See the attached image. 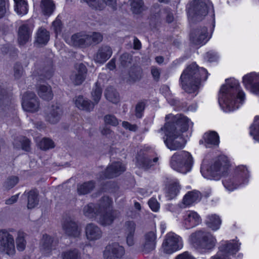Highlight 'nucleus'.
Wrapping results in <instances>:
<instances>
[{
	"label": "nucleus",
	"instance_id": "nucleus-1",
	"mask_svg": "<svg viewBox=\"0 0 259 259\" xmlns=\"http://www.w3.org/2000/svg\"><path fill=\"white\" fill-rule=\"evenodd\" d=\"M169 119L170 120L160 128L164 133V142L170 150L182 149L186 143V140L182 136V133L188 130L190 120L181 114L167 115L165 120L167 121Z\"/></svg>",
	"mask_w": 259,
	"mask_h": 259
},
{
	"label": "nucleus",
	"instance_id": "nucleus-2",
	"mask_svg": "<svg viewBox=\"0 0 259 259\" xmlns=\"http://www.w3.org/2000/svg\"><path fill=\"white\" fill-rule=\"evenodd\" d=\"M219 95V103L225 112H230L238 109L245 99V94L240 90L238 80L233 78L226 80Z\"/></svg>",
	"mask_w": 259,
	"mask_h": 259
},
{
	"label": "nucleus",
	"instance_id": "nucleus-3",
	"mask_svg": "<svg viewBox=\"0 0 259 259\" xmlns=\"http://www.w3.org/2000/svg\"><path fill=\"white\" fill-rule=\"evenodd\" d=\"M208 72L195 63L189 65L182 73L180 81L182 89L188 94H197L201 82L207 78Z\"/></svg>",
	"mask_w": 259,
	"mask_h": 259
},
{
	"label": "nucleus",
	"instance_id": "nucleus-4",
	"mask_svg": "<svg viewBox=\"0 0 259 259\" xmlns=\"http://www.w3.org/2000/svg\"><path fill=\"white\" fill-rule=\"evenodd\" d=\"M212 5L207 0H193L187 5V12L189 22L196 23L201 21L207 15Z\"/></svg>",
	"mask_w": 259,
	"mask_h": 259
},
{
	"label": "nucleus",
	"instance_id": "nucleus-5",
	"mask_svg": "<svg viewBox=\"0 0 259 259\" xmlns=\"http://www.w3.org/2000/svg\"><path fill=\"white\" fill-rule=\"evenodd\" d=\"M229 166L227 158L220 156L213 164L206 168L202 166L201 172L203 177L207 179L218 180L222 176L228 173Z\"/></svg>",
	"mask_w": 259,
	"mask_h": 259
},
{
	"label": "nucleus",
	"instance_id": "nucleus-6",
	"mask_svg": "<svg viewBox=\"0 0 259 259\" xmlns=\"http://www.w3.org/2000/svg\"><path fill=\"white\" fill-rule=\"evenodd\" d=\"M193 164V158L190 153L182 151L175 153L171 157V167L182 174L189 171Z\"/></svg>",
	"mask_w": 259,
	"mask_h": 259
},
{
	"label": "nucleus",
	"instance_id": "nucleus-7",
	"mask_svg": "<svg viewBox=\"0 0 259 259\" xmlns=\"http://www.w3.org/2000/svg\"><path fill=\"white\" fill-rule=\"evenodd\" d=\"M207 28L205 26L198 27L192 29L190 33V40L195 45H203L211 37L207 32Z\"/></svg>",
	"mask_w": 259,
	"mask_h": 259
},
{
	"label": "nucleus",
	"instance_id": "nucleus-8",
	"mask_svg": "<svg viewBox=\"0 0 259 259\" xmlns=\"http://www.w3.org/2000/svg\"><path fill=\"white\" fill-rule=\"evenodd\" d=\"M22 106L24 110L33 112L38 108L37 98L32 92H26L23 95Z\"/></svg>",
	"mask_w": 259,
	"mask_h": 259
},
{
	"label": "nucleus",
	"instance_id": "nucleus-9",
	"mask_svg": "<svg viewBox=\"0 0 259 259\" xmlns=\"http://www.w3.org/2000/svg\"><path fill=\"white\" fill-rule=\"evenodd\" d=\"M217 253L211 259H230L229 255L235 254L239 249L238 244H222Z\"/></svg>",
	"mask_w": 259,
	"mask_h": 259
},
{
	"label": "nucleus",
	"instance_id": "nucleus-10",
	"mask_svg": "<svg viewBox=\"0 0 259 259\" xmlns=\"http://www.w3.org/2000/svg\"><path fill=\"white\" fill-rule=\"evenodd\" d=\"M125 250L123 246L119 244H109L103 252L105 259H118L124 254Z\"/></svg>",
	"mask_w": 259,
	"mask_h": 259
},
{
	"label": "nucleus",
	"instance_id": "nucleus-11",
	"mask_svg": "<svg viewBox=\"0 0 259 259\" xmlns=\"http://www.w3.org/2000/svg\"><path fill=\"white\" fill-rule=\"evenodd\" d=\"M243 82L245 88L250 92L259 95V75L250 73L243 77Z\"/></svg>",
	"mask_w": 259,
	"mask_h": 259
},
{
	"label": "nucleus",
	"instance_id": "nucleus-12",
	"mask_svg": "<svg viewBox=\"0 0 259 259\" xmlns=\"http://www.w3.org/2000/svg\"><path fill=\"white\" fill-rule=\"evenodd\" d=\"M63 229L68 236L78 238L80 236L81 229L78 224L74 220L69 218L66 219L63 224Z\"/></svg>",
	"mask_w": 259,
	"mask_h": 259
},
{
	"label": "nucleus",
	"instance_id": "nucleus-13",
	"mask_svg": "<svg viewBox=\"0 0 259 259\" xmlns=\"http://www.w3.org/2000/svg\"><path fill=\"white\" fill-rule=\"evenodd\" d=\"M75 70L70 75V79L74 85H79L81 84L85 79L88 70L83 63L76 64Z\"/></svg>",
	"mask_w": 259,
	"mask_h": 259
},
{
	"label": "nucleus",
	"instance_id": "nucleus-14",
	"mask_svg": "<svg viewBox=\"0 0 259 259\" xmlns=\"http://www.w3.org/2000/svg\"><path fill=\"white\" fill-rule=\"evenodd\" d=\"M191 243H214L216 239L209 232L199 230L191 234L189 238Z\"/></svg>",
	"mask_w": 259,
	"mask_h": 259
},
{
	"label": "nucleus",
	"instance_id": "nucleus-15",
	"mask_svg": "<svg viewBox=\"0 0 259 259\" xmlns=\"http://www.w3.org/2000/svg\"><path fill=\"white\" fill-rule=\"evenodd\" d=\"M125 170V166L121 162H113L108 166L105 171L103 172L104 177H103V178L111 179L116 177Z\"/></svg>",
	"mask_w": 259,
	"mask_h": 259
},
{
	"label": "nucleus",
	"instance_id": "nucleus-16",
	"mask_svg": "<svg viewBox=\"0 0 259 259\" xmlns=\"http://www.w3.org/2000/svg\"><path fill=\"white\" fill-rule=\"evenodd\" d=\"M119 212L116 210H110L100 212L97 218V222L102 226L111 224L115 219L118 216Z\"/></svg>",
	"mask_w": 259,
	"mask_h": 259
},
{
	"label": "nucleus",
	"instance_id": "nucleus-17",
	"mask_svg": "<svg viewBox=\"0 0 259 259\" xmlns=\"http://www.w3.org/2000/svg\"><path fill=\"white\" fill-rule=\"evenodd\" d=\"M63 114V110L58 103L52 105L50 111L45 116L46 120L52 124L57 123Z\"/></svg>",
	"mask_w": 259,
	"mask_h": 259
},
{
	"label": "nucleus",
	"instance_id": "nucleus-18",
	"mask_svg": "<svg viewBox=\"0 0 259 259\" xmlns=\"http://www.w3.org/2000/svg\"><path fill=\"white\" fill-rule=\"evenodd\" d=\"M112 54L111 47L108 45H102L94 57L96 62L103 64L108 60Z\"/></svg>",
	"mask_w": 259,
	"mask_h": 259
},
{
	"label": "nucleus",
	"instance_id": "nucleus-19",
	"mask_svg": "<svg viewBox=\"0 0 259 259\" xmlns=\"http://www.w3.org/2000/svg\"><path fill=\"white\" fill-rule=\"evenodd\" d=\"M85 235L90 241H95L99 239L102 235L101 229L96 224L90 223L85 228Z\"/></svg>",
	"mask_w": 259,
	"mask_h": 259
},
{
	"label": "nucleus",
	"instance_id": "nucleus-20",
	"mask_svg": "<svg viewBox=\"0 0 259 259\" xmlns=\"http://www.w3.org/2000/svg\"><path fill=\"white\" fill-rule=\"evenodd\" d=\"M73 101L76 107L80 110L91 112L94 108V103L88 99L84 98L82 95L76 96Z\"/></svg>",
	"mask_w": 259,
	"mask_h": 259
},
{
	"label": "nucleus",
	"instance_id": "nucleus-21",
	"mask_svg": "<svg viewBox=\"0 0 259 259\" xmlns=\"http://www.w3.org/2000/svg\"><path fill=\"white\" fill-rule=\"evenodd\" d=\"M89 34L78 33L73 34L71 37V41L74 46L78 47H87L90 46Z\"/></svg>",
	"mask_w": 259,
	"mask_h": 259
},
{
	"label": "nucleus",
	"instance_id": "nucleus-22",
	"mask_svg": "<svg viewBox=\"0 0 259 259\" xmlns=\"http://www.w3.org/2000/svg\"><path fill=\"white\" fill-rule=\"evenodd\" d=\"M39 73L46 79H50L53 75L54 68L53 61L51 58H47L42 64Z\"/></svg>",
	"mask_w": 259,
	"mask_h": 259
},
{
	"label": "nucleus",
	"instance_id": "nucleus-23",
	"mask_svg": "<svg viewBox=\"0 0 259 259\" xmlns=\"http://www.w3.org/2000/svg\"><path fill=\"white\" fill-rule=\"evenodd\" d=\"M233 175L236 179L240 181L241 185L248 182L249 175L247 168L244 165L237 166L234 170Z\"/></svg>",
	"mask_w": 259,
	"mask_h": 259
},
{
	"label": "nucleus",
	"instance_id": "nucleus-24",
	"mask_svg": "<svg viewBox=\"0 0 259 259\" xmlns=\"http://www.w3.org/2000/svg\"><path fill=\"white\" fill-rule=\"evenodd\" d=\"M11 103V95L0 82V110H5Z\"/></svg>",
	"mask_w": 259,
	"mask_h": 259
},
{
	"label": "nucleus",
	"instance_id": "nucleus-25",
	"mask_svg": "<svg viewBox=\"0 0 259 259\" xmlns=\"http://www.w3.org/2000/svg\"><path fill=\"white\" fill-rule=\"evenodd\" d=\"M200 222V217L196 212L190 211L185 217V224L187 229L193 228L197 226Z\"/></svg>",
	"mask_w": 259,
	"mask_h": 259
},
{
	"label": "nucleus",
	"instance_id": "nucleus-26",
	"mask_svg": "<svg viewBox=\"0 0 259 259\" xmlns=\"http://www.w3.org/2000/svg\"><path fill=\"white\" fill-rule=\"evenodd\" d=\"M23 195L27 198V207L28 209L33 208L38 204V192L36 190H31L27 193L25 192Z\"/></svg>",
	"mask_w": 259,
	"mask_h": 259
},
{
	"label": "nucleus",
	"instance_id": "nucleus-27",
	"mask_svg": "<svg viewBox=\"0 0 259 259\" xmlns=\"http://www.w3.org/2000/svg\"><path fill=\"white\" fill-rule=\"evenodd\" d=\"M203 139L206 147H211L212 146H218L219 144V136L217 132L211 131L206 133L203 135Z\"/></svg>",
	"mask_w": 259,
	"mask_h": 259
},
{
	"label": "nucleus",
	"instance_id": "nucleus-28",
	"mask_svg": "<svg viewBox=\"0 0 259 259\" xmlns=\"http://www.w3.org/2000/svg\"><path fill=\"white\" fill-rule=\"evenodd\" d=\"M30 30L26 25L20 27L18 32V41L20 45H24L29 40L30 37Z\"/></svg>",
	"mask_w": 259,
	"mask_h": 259
},
{
	"label": "nucleus",
	"instance_id": "nucleus-29",
	"mask_svg": "<svg viewBox=\"0 0 259 259\" xmlns=\"http://www.w3.org/2000/svg\"><path fill=\"white\" fill-rule=\"evenodd\" d=\"M40 7L42 13L46 16H51L55 9V5L52 0H41Z\"/></svg>",
	"mask_w": 259,
	"mask_h": 259
},
{
	"label": "nucleus",
	"instance_id": "nucleus-30",
	"mask_svg": "<svg viewBox=\"0 0 259 259\" xmlns=\"http://www.w3.org/2000/svg\"><path fill=\"white\" fill-rule=\"evenodd\" d=\"M225 187L229 191H233L241 185V182L235 178L234 175L227 177L223 181Z\"/></svg>",
	"mask_w": 259,
	"mask_h": 259
},
{
	"label": "nucleus",
	"instance_id": "nucleus-31",
	"mask_svg": "<svg viewBox=\"0 0 259 259\" xmlns=\"http://www.w3.org/2000/svg\"><path fill=\"white\" fill-rule=\"evenodd\" d=\"M84 214L90 219L97 218L100 213L99 209L96 204L94 203H89L83 208Z\"/></svg>",
	"mask_w": 259,
	"mask_h": 259
},
{
	"label": "nucleus",
	"instance_id": "nucleus-32",
	"mask_svg": "<svg viewBox=\"0 0 259 259\" xmlns=\"http://www.w3.org/2000/svg\"><path fill=\"white\" fill-rule=\"evenodd\" d=\"M104 95L107 100L114 104L117 103L119 101V95L112 87H108L106 89Z\"/></svg>",
	"mask_w": 259,
	"mask_h": 259
},
{
	"label": "nucleus",
	"instance_id": "nucleus-33",
	"mask_svg": "<svg viewBox=\"0 0 259 259\" xmlns=\"http://www.w3.org/2000/svg\"><path fill=\"white\" fill-rule=\"evenodd\" d=\"M221 224L220 217L216 214L209 215L207 217L206 224L213 230H218Z\"/></svg>",
	"mask_w": 259,
	"mask_h": 259
},
{
	"label": "nucleus",
	"instance_id": "nucleus-34",
	"mask_svg": "<svg viewBox=\"0 0 259 259\" xmlns=\"http://www.w3.org/2000/svg\"><path fill=\"white\" fill-rule=\"evenodd\" d=\"M50 39L49 31L46 29L40 28L36 34V42L39 44L46 45Z\"/></svg>",
	"mask_w": 259,
	"mask_h": 259
},
{
	"label": "nucleus",
	"instance_id": "nucleus-35",
	"mask_svg": "<svg viewBox=\"0 0 259 259\" xmlns=\"http://www.w3.org/2000/svg\"><path fill=\"white\" fill-rule=\"evenodd\" d=\"M38 94L40 98L45 100H50L53 96L51 87L45 85L39 86Z\"/></svg>",
	"mask_w": 259,
	"mask_h": 259
},
{
	"label": "nucleus",
	"instance_id": "nucleus-36",
	"mask_svg": "<svg viewBox=\"0 0 259 259\" xmlns=\"http://www.w3.org/2000/svg\"><path fill=\"white\" fill-rule=\"evenodd\" d=\"M95 188V182L93 181L85 182L77 185V192L79 195H84L90 193Z\"/></svg>",
	"mask_w": 259,
	"mask_h": 259
},
{
	"label": "nucleus",
	"instance_id": "nucleus-37",
	"mask_svg": "<svg viewBox=\"0 0 259 259\" xmlns=\"http://www.w3.org/2000/svg\"><path fill=\"white\" fill-rule=\"evenodd\" d=\"M13 229H6L0 230V243H14V238L10 232H12Z\"/></svg>",
	"mask_w": 259,
	"mask_h": 259
},
{
	"label": "nucleus",
	"instance_id": "nucleus-38",
	"mask_svg": "<svg viewBox=\"0 0 259 259\" xmlns=\"http://www.w3.org/2000/svg\"><path fill=\"white\" fill-rule=\"evenodd\" d=\"M30 141L28 138L22 137H20L18 140H15L13 145L16 148H21L26 151H29L30 149Z\"/></svg>",
	"mask_w": 259,
	"mask_h": 259
},
{
	"label": "nucleus",
	"instance_id": "nucleus-39",
	"mask_svg": "<svg viewBox=\"0 0 259 259\" xmlns=\"http://www.w3.org/2000/svg\"><path fill=\"white\" fill-rule=\"evenodd\" d=\"M112 201L108 196H103L100 199L98 204H96L100 212L104 211L110 210L111 209Z\"/></svg>",
	"mask_w": 259,
	"mask_h": 259
},
{
	"label": "nucleus",
	"instance_id": "nucleus-40",
	"mask_svg": "<svg viewBox=\"0 0 259 259\" xmlns=\"http://www.w3.org/2000/svg\"><path fill=\"white\" fill-rule=\"evenodd\" d=\"M15 10L19 15H25L28 12L27 3L25 0H14Z\"/></svg>",
	"mask_w": 259,
	"mask_h": 259
},
{
	"label": "nucleus",
	"instance_id": "nucleus-41",
	"mask_svg": "<svg viewBox=\"0 0 259 259\" xmlns=\"http://www.w3.org/2000/svg\"><path fill=\"white\" fill-rule=\"evenodd\" d=\"M199 194L197 191L188 192L184 196L183 201L186 205H190L199 200Z\"/></svg>",
	"mask_w": 259,
	"mask_h": 259
},
{
	"label": "nucleus",
	"instance_id": "nucleus-42",
	"mask_svg": "<svg viewBox=\"0 0 259 259\" xmlns=\"http://www.w3.org/2000/svg\"><path fill=\"white\" fill-rule=\"evenodd\" d=\"M142 69L140 67H134L129 71L130 81L133 82L139 80L142 77Z\"/></svg>",
	"mask_w": 259,
	"mask_h": 259
},
{
	"label": "nucleus",
	"instance_id": "nucleus-43",
	"mask_svg": "<svg viewBox=\"0 0 259 259\" xmlns=\"http://www.w3.org/2000/svg\"><path fill=\"white\" fill-rule=\"evenodd\" d=\"M182 247L183 244H162V249L164 253L166 254H171Z\"/></svg>",
	"mask_w": 259,
	"mask_h": 259
},
{
	"label": "nucleus",
	"instance_id": "nucleus-44",
	"mask_svg": "<svg viewBox=\"0 0 259 259\" xmlns=\"http://www.w3.org/2000/svg\"><path fill=\"white\" fill-rule=\"evenodd\" d=\"M180 189V186L177 182H174L169 185L167 197L169 199L174 198L178 194Z\"/></svg>",
	"mask_w": 259,
	"mask_h": 259
},
{
	"label": "nucleus",
	"instance_id": "nucleus-45",
	"mask_svg": "<svg viewBox=\"0 0 259 259\" xmlns=\"http://www.w3.org/2000/svg\"><path fill=\"white\" fill-rule=\"evenodd\" d=\"M250 134L253 139L259 141V117H256L254 122L250 126Z\"/></svg>",
	"mask_w": 259,
	"mask_h": 259
},
{
	"label": "nucleus",
	"instance_id": "nucleus-46",
	"mask_svg": "<svg viewBox=\"0 0 259 259\" xmlns=\"http://www.w3.org/2000/svg\"><path fill=\"white\" fill-rule=\"evenodd\" d=\"M102 93V90L98 82H97L95 84V88L93 89L92 92V95L94 101V104H97L98 103L101 99Z\"/></svg>",
	"mask_w": 259,
	"mask_h": 259
},
{
	"label": "nucleus",
	"instance_id": "nucleus-47",
	"mask_svg": "<svg viewBox=\"0 0 259 259\" xmlns=\"http://www.w3.org/2000/svg\"><path fill=\"white\" fill-rule=\"evenodd\" d=\"M195 249L201 253L209 252L214 248V244H193Z\"/></svg>",
	"mask_w": 259,
	"mask_h": 259
},
{
	"label": "nucleus",
	"instance_id": "nucleus-48",
	"mask_svg": "<svg viewBox=\"0 0 259 259\" xmlns=\"http://www.w3.org/2000/svg\"><path fill=\"white\" fill-rule=\"evenodd\" d=\"M90 46L95 45L100 43L103 40V35L100 32H94L89 34Z\"/></svg>",
	"mask_w": 259,
	"mask_h": 259
},
{
	"label": "nucleus",
	"instance_id": "nucleus-49",
	"mask_svg": "<svg viewBox=\"0 0 259 259\" xmlns=\"http://www.w3.org/2000/svg\"><path fill=\"white\" fill-rule=\"evenodd\" d=\"M92 9L101 10L105 7L103 0H83Z\"/></svg>",
	"mask_w": 259,
	"mask_h": 259
},
{
	"label": "nucleus",
	"instance_id": "nucleus-50",
	"mask_svg": "<svg viewBox=\"0 0 259 259\" xmlns=\"http://www.w3.org/2000/svg\"><path fill=\"white\" fill-rule=\"evenodd\" d=\"M0 252L8 255H13L15 252L14 244H0Z\"/></svg>",
	"mask_w": 259,
	"mask_h": 259
},
{
	"label": "nucleus",
	"instance_id": "nucleus-51",
	"mask_svg": "<svg viewBox=\"0 0 259 259\" xmlns=\"http://www.w3.org/2000/svg\"><path fill=\"white\" fill-rule=\"evenodd\" d=\"M182 241L180 236L174 233L170 232L166 235L163 243H179Z\"/></svg>",
	"mask_w": 259,
	"mask_h": 259
},
{
	"label": "nucleus",
	"instance_id": "nucleus-52",
	"mask_svg": "<svg viewBox=\"0 0 259 259\" xmlns=\"http://www.w3.org/2000/svg\"><path fill=\"white\" fill-rule=\"evenodd\" d=\"M131 7L134 13L139 14L142 10V7L144 5L143 0H131Z\"/></svg>",
	"mask_w": 259,
	"mask_h": 259
},
{
	"label": "nucleus",
	"instance_id": "nucleus-53",
	"mask_svg": "<svg viewBox=\"0 0 259 259\" xmlns=\"http://www.w3.org/2000/svg\"><path fill=\"white\" fill-rule=\"evenodd\" d=\"M40 149L47 150L54 147L53 141L49 138H44L39 143Z\"/></svg>",
	"mask_w": 259,
	"mask_h": 259
},
{
	"label": "nucleus",
	"instance_id": "nucleus-54",
	"mask_svg": "<svg viewBox=\"0 0 259 259\" xmlns=\"http://www.w3.org/2000/svg\"><path fill=\"white\" fill-rule=\"evenodd\" d=\"M9 4L6 0H0V19L9 13Z\"/></svg>",
	"mask_w": 259,
	"mask_h": 259
},
{
	"label": "nucleus",
	"instance_id": "nucleus-55",
	"mask_svg": "<svg viewBox=\"0 0 259 259\" xmlns=\"http://www.w3.org/2000/svg\"><path fill=\"white\" fill-rule=\"evenodd\" d=\"M126 225L128 226V233L126 237V243H132L133 241V236L135 232V223L133 222H127Z\"/></svg>",
	"mask_w": 259,
	"mask_h": 259
},
{
	"label": "nucleus",
	"instance_id": "nucleus-56",
	"mask_svg": "<svg viewBox=\"0 0 259 259\" xmlns=\"http://www.w3.org/2000/svg\"><path fill=\"white\" fill-rule=\"evenodd\" d=\"M132 56L131 54L125 53L121 55L120 57V62L123 67H127L131 63Z\"/></svg>",
	"mask_w": 259,
	"mask_h": 259
},
{
	"label": "nucleus",
	"instance_id": "nucleus-57",
	"mask_svg": "<svg viewBox=\"0 0 259 259\" xmlns=\"http://www.w3.org/2000/svg\"><path fill=\"white\" fill-rule=\"evenodd\" d=\"M139 162L141 167L144 169H148L153 165L152 159L146 156L139 159Z\"/></svg>",
	"mask_w": 259,
	"mask_h": 259
},
{
	"label": "nucleus",
	"instance_id": "nucleus-58",
	"mask_svg": "<svg viewBox=\"0 0 259 259\" xmlns=\"http://www.w3.org/2000/svg\"><path fill=\"white\" fill-rule=\"evenodd\" d=\"M18 177L16 176H11L9 177L5 182L4 186L7 189H10L18 183Z\"/></svg>",
	"mask_w": 259,
	"mask_h": 259
},
{
	"label": "nucleus",
	"instance_id": "nucleus-59",
	"mask_svg": "<svg viewBox=\"0 0 259 259\" xmlns=\"http://www.w3.org/2000/svg\"><path fill=\"white\" fill-rule=\"evenodd\" d=\"M62 256L63 259H80V255L75 249L64 252Z\"/></svg>",
	"mask_w": 259,
	"mask_h": 259
},
{
	"label": "nucleus",
	"instance_id": "nucleus-60",
	"mask_svg": "<svg viewBox=\"0 0 259 259\" xmlns=\"http://www.w3.org/2000/svg\"><path fill=\"white\" fill-rule=\"evenodd\" d=\"M104 120L106 124H110L112 126H117L118 124V121L116 117L111 114H108L104 116Z\"/></svg>",
	"mask_w": 259,
	"mask_h": 259
},
{
	"label": "nucleus",
	"instance_id": "nucleus-61",
	"mask_svg": "<svg viewBox=\"0 0 259 259\" xmlns=\"http://www.w3.org/2000/svg\"><path fill=\"white\" fill-rule=\"evenodd\" d=\"M140 248V251H142L144 253H148L153 250L155 248V244H139Z\"/></svg>",
	"mask_w": 259,
	"mask_h": 259
},
{
	"label": "nucleus",
	"instance_id": "nucleus-62",
	"mask_svg": "<svg viewBox=\"0 0 259 259\" xmlns=\"http://www.w3.org/2000/svg\"><path fill=\"white\" fill-rule=\"evenodd\" d=\"M23 71L22 65L18 63H16L14 66V75L15 78L19 79L22 75Z\"/></svg>",
	"mask_w": 259,
	"mask_h": 259
},
{
	"label": "nucleus",
	"instance_id": "nucleus-63",
	"mask_svg": "<svg viewBox=\"0 0 259 259\" xmlns=\"http://www.w3.org/2000/svg\"><path fill=\"white\" fill-rule=\"evenodd\" d=\"M145 107V105L144 102H139L136 105L135 112L137 118H140L142 117Z\"/></svg>",
	"mask_w": 259,
	"mask_h": 259
},
{
	"label": "nucleus",
	"instance_id": "nucleus-64",
	"mask_svg": "<svg viewBox=\"0 0 259 259\" xmlns=\"http://www.w3.org/2000/svg\"><path fill=\"white\" fill-rule=\"evenodd\" d=\"M52 26L56 34L60 33L62 31V23L61 21L58 18L53 22Z\"/></svg>",
	"mask_w": 259,
	"mask_h": 259
}]
</instances>
